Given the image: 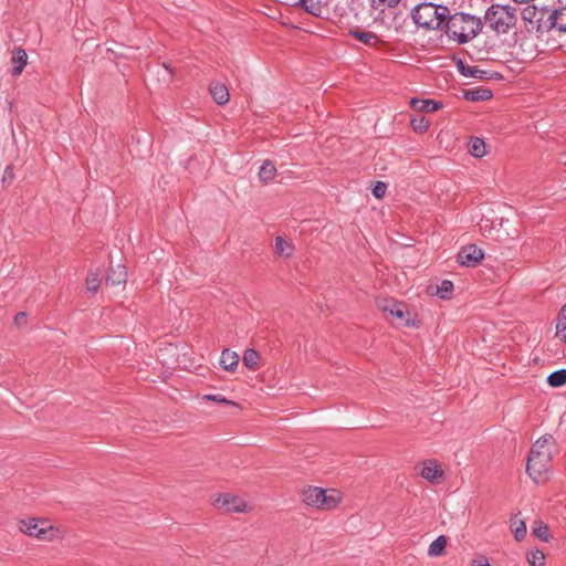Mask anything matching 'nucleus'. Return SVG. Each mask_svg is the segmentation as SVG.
Returning <instances> with one entry per match:
<instances>
[{"mask_svg":"<svg viewBox=\"0 0 566 566\" xmlns=\"http://www.w3.org/2000/svg\"><path fill=\"white\" fill-rule=\"evenodd\" d=\"M9 176L10 178H13V169L11 166H8L4 170V177Z\"/></svg>","mask_w":566,"mask_h":566,"instance_id":"nucleus-41","label":"nucleus"},{"mask_svg":"<svg viewBox=\"0 0 566 566\" xmlns=\"http://www.w3.org/2000/svg\"><path fill=\"white\" fill-rule=\"evenodd\" d=\"M25 317H27V314H25L24 312H20V313H18V314L15 315V317H14V323H15L17 325L21 324V322H22L23 319H25Z\"/></svg>","mask_w":566,"mask_h":566,"instance_id":"nucleus-40","label":"nucleus"},{"mask_svg":"<svg viewBox=\"0 0 566 566\" xmlns=\"http://www.w3.org/2000/svg\"><path fill=\"white\" fill-rule=\"evenodd\" d=\"M484 74V71L480 70L476 66H468L465 73L463 76L467 77H474V78H482Z\"/></svg>","mask_w":566,"mask_h":566,"instance_id":"nucleus-36","label":"nucleus"},{"mask_svg":"<svg viewBox=\"0 0 566 566\" xmlns=\"http://www.w3.org/2000/svg\"><path fill=\"white\" fill-rule=\"evenodd\" d=\"M205 399L210 400V401H214V402H218V403L234 405L233 401L228 400L222 395H206Z\"/></svg>","mask_w":566,"mask_h":566,"instance_id":"nucleus-37","label":"nucleus"},{"mask_svg":"<svg viewBox=\"0 0 566 566\" xmlns=\"http://www.w3.org/2000/svg\"><path fill=\"white\" fill-rule=\"evenodd\" d=\"M28 62V55L27 52L23 49H17L12 56V75L17 76L20 75L25 67Z\"/></svg>","mask_w":566,"mask_h":566,"instance_id":"nucleus-20","label":"nucleus"},{"mask_svg":"<svg viewBox=\"0 0 566 566\" xmlns=\"http://www.w3.org/2000/svg\"><path fill=\"white\" fill-rule=\"evenodd\" d=\"M373 7L379 8V7H387V8H395L400 0H371Z\"/></svg>","mask_w":566,"mask_h":566,"instance_id":"nucleus-35","label":"nucleus"},{"mask_svg":"<svg viewBox=\"0 0 566 566\" xmlns=\"http://www.w3.org/2000/svg\"><path fill=\"white\" fill-rule=\"evenodd\" d=\"M469 153L475 158H482L486 155V146L482 138L473 137L469 143Z\"/></svg>","mask_w":566,"mask_h":566,"instance_id":"nucleus-21","label":"nucleus"},{"mask_svg":"<svg viewBox=\"0 0 566 566\" xmlns=\"http://www.w3.org/2000/svg\"><path fill=\"white\" fill-rule=\"evenodd\" d=\"M259 179L263 184H269L276 176V167L271 160H264L259 169Z\"/></svg>","mask_w":566,"mask_h":566,"instance_id":"nucleus-18","label":"nucleus"},{"mask_svg":"<svg viewBox=\"0 0 566 566\" xmlns=\"http://www.w3.org/2000/svg\"><path fill=\"white\" fill-rule=\"evenodd\" d=\"M447 546V538L444 535L438 536L428 548V555L431 557L440 556Z\"/></svg>","mask_w":566,"mask_h":566,"instance_id":"nucleus-22","label":"nucleus"},{"mask_svg":"<svg viewBox=\"0 0 566 566\" xmlns=\"http://www.w3.org/2000/svg\"><path fill=\"white\" fill-rule=\"evenodd\" d=\"M419 474L427 481L434 483L443 479V470L437 460H427L422 463Z\"/></svg>","mask_w":566,"mask_h":566,"instance_id":"nucleus-10","label":"nucleus"},{"mask_svg":"<svg viewBox=\"0 0 566 566\" xmlns=\"http://www.w3.org/2000/svg\"><path fill=\"white\" fill-rule=\"evenodd\" d=\"M302 500L306 505L315 509L333 510L338 505L340 494L336 490L327 492L318 486H310L302 492Z\"/></svg>","mask_w":566,"mask_h":566,"instance_id":"nucleus-5","label":"nucleus"},{"mask_svg":"<svg viewBox=\"0 0 566 566\" xmlns=\"http://www.w3.org/2000/svg\"><path fill=\"white\" fill-rule=\"evenodd\" d=\"M533 534L543 542H548L549 539L548 527L542 522L533 528Z\"/></svg>","mask_w":566,"mask_h":566,"instance_id":"nucleus-31","label":"nucleus"},{"mask_svg":"<svg viewBox=\"0 0 566 566\" xmlns=\"http://www.w3.org/2000/svg\"><path fill=\"white\" fill-rule=\"evenodd\" d=\"M513 19L507 6L492 4L484 14L485 24L497 33H506Z\"/></svg>","mask_w":566,"mask_h":566,"instance_id":"nucleus-6","label":"nucleus"},{"mask_svg":"<svg viewBox=\"0 0 566 566\" xmlns=\"http://www.w3.org/2000/svg\"><path fill=\"white\" fill-rule=\"evenodd\" d=\"M127 280L126 268L122 264L109 266L106 274V283L109 285L124 284Z\"/></svg>","mask_w":566,"mask_h":566,"instance_id":"nucleus-12","label":"nucleus"},{"mask_svg":"<svg viewBox=\"0 0 566 566\" xmlns=\"http://www.w3.org/2000/svg\"><path fill=\"white\" fill-rule=\"evenodd\" d=\"M463 97L470 102H483L492 97V92L489 88H470L463 91Z\"/></svg>","mask_w":566,"mask_h":566,"instance_id":"nucleus-17","label":"nucleus"},{"mask_svg":"<svg viewBox=\"0 0 566 566\" xmlns=\"http://www.w3.org/2000/svg\"><path fill=\"white\" fill-rule=\"evenodd\" d=\"M210 94L213 101L219 105H224L229 102V91L228 87L219 82L211 83L209 86Z\"/></svg>","mask_w":566,"mask_h":566,"instance_id":"nucleus-15","label":"nucleus"},{"mask_svg":"<svg viewBox=\"0 0 566 566\" xmlns=\"http://www.w3.org/2000/svg\"><path fill=\"white\" fill-rule=\"evenodd\" d=\"M449 10L447 6L426 2L417 6L411 17L418 27L426 30H442Z\"/></svg>","mask_w":566,"mask_h":566,"instance_id":"nucleus-4","label":"nucleus"},{"mask_svg":"<svg viewBox=\"0 0 566 566\" xmlns=\"http://www.w3.org/2000/svg\"><path fill=\"white\" fill-rule=\"evenodd\" d=\"M483 256L484 253L480 248L475 244H469L459 250L457 260L463 266H474L483 259Z\"/></svg>","mask_w":566,"mask_h":566,"instance_id":"nucleus-9","label":"nucleus"},{"mask_svg":"<svg viewBox=\"0 0 566 566\" xmlns=\"http://www.w3.org/2000/svg\"><path fill=\"white\" fill-rule=\"evenodd\" d=\"M526 524L523 521L513 523V534L517 542H521L526 535Z\"/></svg>","mask_w":566,"mask_h":566,"instance_id":"nucleus-30","label":"nucleus"},{"mask_svg":"<svg viewBox=\"0 0 566 566\" xmlns=\"http://www.w3.org/2000/svg\"><path fill=\"white\" fill-rule=\"evenodd\" d=\"M101 284V280L97 274L92 273L86 277V289L87 291L95 293Z\"/></svg>","mask_w":566,"mask_h":566,"instance_id":"nucleus-32","label":"nucleus"},{"mask_svg":"<svg viewBox=\"0 0 566 566\" xmlns=\"http://www.w3.org/2000/svg\"><path fill=\"white\" fill-rule=\"evenodd\" d=\"M547 14V10L537 9L535 6H527L522 12L523 20L530 23H535L536 27L539 24V21H545V15Z\"/></svg>","mask_w":566,"mask_h":566,"instance_id":"nucleus-14","label":"nucleus"},{"mask_svg":"<svg viewBox=\"0 0 566 566\" xmlns=\"http://www.w3.org/2000/svg\"><path fill=\"white\" fill-rule=\"evenodd\" d=\"M386 191L387 185L382 181H377L371 189L374 197L378 199H381L386 195Z\"/></svg>","mask_w":566,"mask_h":566,"instance_id":"nucleus-34","label":"nucleus"},{"mask_svg":"<svg viewBox=\"0 0 566 566\" xmlns=\"http://www.w3.org/2000/svg\"><path fill=\"white\" fill-rule=\"evenodd\" d=\"M19 530L24 535L42 542L59 541L65 535V531L51 523L50 520L33 516L20 520Z\"/></svg>","mask_w":566,"mask_h":566,"instance_id":"nucleus-3","label":"nucleus"},{"mask_svg":"<svg viewBox=\"0 0 566 566\" xmlns=\"http://www.w3.org/2000/svg\"><path fill=\"white\" fill-rule=\"evenodd\" d=\"M259 353L253 348H248L243 354V364L249 369H255L259 364Z\"/></svg>","mask_w":566,"mask_h":566,"instance_id":"nucleus-24","label":"nucleus"},{"mask_svg":"<svg viewBox=\"0 0 566 566\" xmlns=\"http://www.w3.org/2000/svg\"><path fill=\"white\" fill-rule=\"evenodd\" d=\"M384 310L386 312H389V314L391 316H394L398 319H403L407 314L405 308L400 304H397V303H391L390 305L386 306Z\"/></svg>","mask_w":566,"mask_h":566,"instance_id":"nucleus-29","label":"nucleus"},{"mask_svg":"<svg viewBox=\"0 0 566 566\" xmlns=\"http://www.w3.org/2000/svg\"><path fill=\"white\" fill-rule=\"evenodd\" d=\"M472 566H491L485 557L473 560Z\"/></svg>","mask_w":566,"mask_h":566,"instance_id":"nucleus-39","label":"nucleus"},{"mask_svg":"<svg viewBox=\"0 0 566 566\" xmlns=\"http://www.w3.org/2000/svg\"><path fill=\"white\" fill-rule=\"evenodd\" d=\"M442 30L450 40L459 44H465L481 32L482 22L480 18L473 14L464 12H454L451 14L449 11Z\"/></svg>","mask_w":566,"mask_h":566,"instance_id":"nucleus-2","label":"nucleus"},{"mask_svg":"<svg viewBox=\"0 0 566 566\" xmlns=\"http://www.w3.org/2000/svg\"><path fill=\"white\" fill-rule=\"evenodd\" d=\"M556 332L564 333L566 332V304L562 307L558 313L557 323H556Z\"/></svg>","mask_w":566,"mask_h":566,"instance_id":"nucleus-33","label":"nucleus"},{"mask_svg":"<svg viewBox=\"0 0 566 566\" xmlns=\"http://www.w3.org/2000/svg\"><path fill=\"white\" fill-rule=\"evenodd\" d=\"M527 562L531 566H544L545 565V555L539 549L531 551L527 554Z\"/></svg>","mask_w":566,"mask_h":566,"instance_id":"nucleus-26","label":"nucleus"},{"mask_svg":"<svg viewBox=\"0 0 566 566\" xmlns=\"http://www.w3.org/2000/svg\"><path fill=\"white\" fill-rule=\"evenodd\" d=\"M294 6L317 18L323 17L326 11V2L323 0H298Z\"/></svg>","mask_w":566,"mask_h":566,"instance_id":"nucleus-11","label":"nucleus"},{"mask_svg":"<svg viewBox=\"0 0 566 566\" xmlns=\"http://www.w3.org/2000/svg\"><path fill=\"white\" fill-rule=\"evenodd\" d=\"M410 124L416 133H424L429 128V122L423 116L413 117Z\"/></svg>","mask_w":566,"mask_h":566,"instance_id":"nucleus-28","label":"nucleus"},{"mask_svg":"<svg viewBox=\"0 0 566 566\" xmlns=\"http://www.w3.org/2000/svg\"><path fill=\"white\" fill-rule=\"evenodd\" d=\"M547 384L551 387L557 388L566 384V369H558L551 373L547 377Z\"/></svg>","mask_w":566,"mask_h":566,"instance_id":"nucleus-23","label":"nucleus"},{"mask_svg":"<svg viewBox=\"0 0 566 566\" xmlns=\"http://www.w3.org/2000/svg\"><path fill=\"white\" fill-rule=\"evenodd\" d=\"M239 360L240 357L235 352L224 349L221 354L220 364L223 367V369L228 371H233L237 368Z\"/></svg>","mask_w":566,"mask_h":566,"instance_id":"nucleus-19","label":"nucleus"},{"mask_svg":"<svg viewBox=\"0 0 566 566\" xmlns=\"http://www.w3.org/2000/svg\"><path fill=\"white\" fill-rule=\"evenodd\" d=\"M275 252L286 258L293 253V245L291 242L285 241L282 237L275 238Z\"/></svg>","mask_w":566,"mask_h":566,"instance_id":"nucleus-25","label":"nucleus"},{"mask_svg":"<svg viewBox=\"0 0 566 566\" xmlns=\"http://www.w3.org/2000/svg\"><path fill=\"white\" fill-rule=\"evenodd\" d=\"M453 292V283L449 280H443L438 286H437V295H439L441 298H449Z\"/></svg>","mask_w":566,"mask_h":566,"instance_id":"nucleus-27","label":"nucleus"},{"mask_svg":"<svg viewBox=\"0 0 566 566\" xmlns=\"http://www.w3.org/2000/svg\"><path fill=\"white\" fill-rule=\"evenodd\" d=\"M349 34L353 38H355L356 40H358L361 43L369 45V46H375L380 41L379 36L376 33L369 32V31H360L358 29H352V30H349Z\"/></svg>","mask_w":566,"mask_h":566,"instance_id":"nucleus-16","label":"nucleus"},{"mask_svg":"<svg viewBox=\"0 0 566 566\" xmlns=\"http://www.w3.org/2000/svg\"><path fill=\"white\" fill-rule=\"evenodd\" d=\"M556 448V439L548 433L542 436L532 444L526 461V472L536 484L548 480L551 462Z\"/></svg>","mask_w":566,"mask_h":566,"instance_id":"nucleus-1","label":"nucleus"},{"mask_svg":"<svg viewBox=\"0 0 566 566\" xmlns=\"http://www.w3.org/2000/svg\"><path fill=\"white\" fill-rule=\"evenodd\" d=\"M455 65H457V70L459 71V73L461 75H464V73H465V71H467L469 65H467L461 59H459L457 61Z\"/></svg>","mask_w":566,"mask_h":566,"instance_id":"nucleus-38","label":"nucleus"},{"mask_svg":"<svg viewBox=\"0 0 566 566\" xmlns=\"http://www.w3.org/2000/svg\"><path fill=\"white\" fill-rule=\"evenodd\" d=\"M216 504L219 509H223L228 513H245L250 510V505L244 499L232 494L220 495L216 500Z\"/></svg>","mask_w":566,"mask_h":566,"instance_id":"nucleus-8","label":"nucleus"},{"mask_svg":"<svg viewBox=\"0 0 566 566\" xmlns=\"http://www.w3.org/2000/svg\"><path fill=\"white\" fill-rule=\"evenodd\" d=\"M410 105L412 108L419 112H428L432 113L442 107V103L434 99H422L418 97H412L410 99Z\"/></svg>","mask_w":566,"mask_h":566,"instance_id":"nucleus-13","label":"nucleus"},{"mask_svg":"<svg viewBox=\"0 0 566 566\" xmlns=\"http://www.w3.org/2000/svg\"><path fill=\"white\" fill-rule=\"evenodd\" d=\"M566 33V6L548 12L545 21H539L537 32L545 33L552 30Z\"/></svg>","mask_w":566,"mask_h":566,"instance_id":"nucleus-7","label":"nucleus"}]
</instances>
